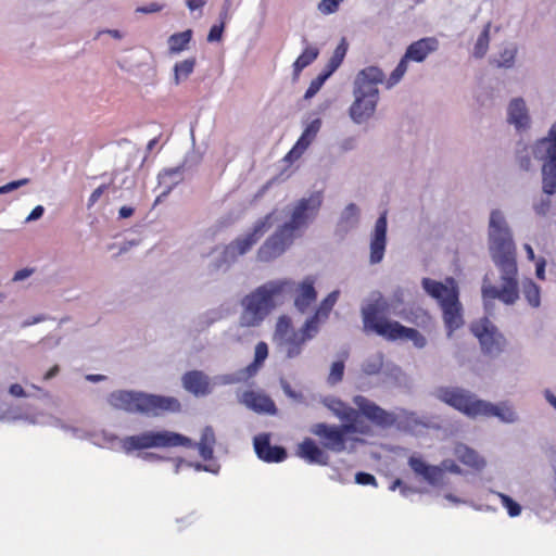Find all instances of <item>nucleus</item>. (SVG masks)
Wrapping results in <instances>:
<instances>
[{
	"label": "nucleus",
	"mask_w": 556,
	"mask_h": 556,
	"mask_svg": "<svg viewBox=\"0 0 556 556\" xmlns=\"http://www.w3.org/2000/svg\"><path fill=\"white\" fill-rule=\"evenodd\" d=\"M298 456L308 464L327 465L329 460L328 454L309 438L299 444Z\"/></svg>",
	"instance_id": "nucleus-26"
},
{
	"label": "nucleus",
	"mask_w": 556,
	"mask_h": 556,
	"mask_svg": "<svg viewBox=\"0 0 556 556\" xmlns=\"http://www.w3.org/2000/svg\"><path fill=\"white\" fill-rule=\"evenodd\" d=\"M226 23L219 21V24H215L211 27L210 33L207 35L208 42H217L222 39L224 27Z\"/></svg>",
	"instance_id": "nucleus-51"
},
{
	"label": "nucleus",
	"mask_w": 556,
	"mask_h": 556,
	"mask_svg": "<svg viewBox=\"0 0 556 556\" xmlns=\"http://www.w3.org/2000/svg\"><path fill=\"white\" fill-rule=\"evenodd\" d=\"M367 330H371L387 340L394 341L404 338L407 327L401 325L399 321L388 320L381 317L380 321L372 324Z\"/></svg>",
	"instance_id": "nucleus-29"
},
{
	"label": "nucleus",
	"mask_w": 556,
	"mask_h": 556,
	"mask_svg": "<svg viewBox=\"0 0 556 556\" xmlns=\"http://www.w3.org/2000/svg\"><path fill=\"white\" fill-rule=\"evenodd\" d=\"M311 432L320 439L325 448L341 453L348 450L346 442L350 440L348 435L355 433L356 428L352 424L334 426L319 422L311 428Z\"/></svg>",
	"instance_id": "nucleus-10"
},
{
	"label": "nucleus",
	"mask_w": 556,
	"mask_h": 556,
	"mask_svg": "<svg viewBox=\"0 0 556 556\" xmlns=\"http://www.w3.org/2000/svg\"><path fill=\"white\" fill-rule=\"evenodd\" d=\"M355 482L362 485H374L377 486L376 478L367 472H357L355 475Z\"/></svg>",
	"instance_id": "nucleus-58"
},
{
	"label": "nucleus",
	"mask_w": 556,
	"mask_h": 556,
	"mask_svg": "<svg viewBox=\"0 0 556 556\" xmlns=\"http://www.w3.org/2000/svg\"><path fill=\"white\" fill-rule=\"evenodd\" d=\"M316 298L317 292L314 288V279L307 277L300 283L298 288V294L294 299V306L300 313L304 314L316 301Z\"/></svg>",
	"instance_id": "nucleus-28"
},
{
	"label": "nucleus",
	"mask_w": 556,
	"mask_h": 556,
	"mask_svg": "<svg viewBox=\"0 0 556 556\" xmlns=\"http://www.w3.org/2000/svg\"><path fill=\"white\" fill-rule=\"evenodd\" d=\"M403 339L410 340L418 349H422L427 344L425 336H422L418 330L414 328H407Z\"/></svg>",
	"instance_id": "nucleus-48"
},
{
	"label": "nucleus",
	"mask_w": 556,
	"mask_h": 556,
	"mask_svg": "<svg viewBox=\"0 0 556 556\" xmlns=\"http://www.w3.org/2000/svg\"><path fill=\"white\" fill-rule=\"evenodd\" d=\"M352 401L363 416L379 428L395 427L400 431L415 433L427 427V424L414 412L402 408L389 412L364 395H355Z\"/></svg>",
	"instance_id": "nucleus-5"
},
{
	"label": "nucleus",
	"mask_w": 556,
	"mask_h": 556,
	"mask_svg": "<svg viewBox=\"0 0 556 556\" xmlns=\"http://www.w3.org/2000/svg\"><path fill=\"white\" fill-rule=\"evenodd\" d=\"M545 266L546 261L544 257H540L535 261V275L541 280L545 279Z\"/></svg>",
	"instance_id": "nucleus-61"
},
{
	"label": "nucleus",
	"mask_w": 556,
	"mask_h": 556,
	"mask_svg": "<svg viewBox=\"0 0 556 556\" xmlns=\"http://www.w3.org/2000/svg\"><path fill=\"white\" fill-rule=\"evenodd\" d=\"M323 125V121L319 117H316L305 124L302 135L293 146V148L286 155L287 161H295L301 157V155L308 149V147L316 139L318 132L320 131Z\"/></svg>",
	"instance_id": "nucleus-21"
},
{
	"label": "nucleus",
	"mask_w": 556,
	"mask_h": 556,
	"mask_svg": "<svg viewBox=\"0 0 556 556\" xmlns=\"http://www.w3.org/2000/svg\"><path fill=\"white\" fill-rule=\"evenodd\" d=\"M108 401L114 408L147 417L161 416L174 405V399L169 396L124 390L112 392Z\"/></svg>",
	"instance_id": "nucleus-6"
},
{
	"label": "nucleus",
	"mask_w": 556,
	"mask_h": 556,
	"mask_svg": "<svg viewBox=\"0 0 556 556\" xmlns=\"http://www.w3.org/2000/svg\"><path fill=\"white\" fill-rule=\"evenodd\" d=\"M108 189L109 185H101L96 188L88 199V207H92Z\"/></svg>",
	"instance_id": "nucleus-60"
},
{
	"label": "nucleus",
	"mask_w": 556,
	"mask_h": 556,
	"mask_svg": "<svg viewBox=\"0 0 556 556\" xmlns=\"http://www.w3.org/2000/svg\"><path fill=\"white\" fill-rule=\"evenodd\" d=\"M174 175V169H165L163 173L159 174V184H165L164 189L157 194L154 206L160 204L164 198H166L172 191V184H166V179L170 178Z\"/></svg>",
	"instance_id": "nucleus-44"
},
{
	"label": "nucleus",
	"mask_w": 556,
	"mask_h": 556,
	"mask_svg": "<svg viewBox=\"0 0 556 556\" xmlns=\"http://www.w3.org/2000/svg\"><path fill=\"white\" fill-rule=\"evenodd\" d=\"M534 157L542 162V191L546 195L556 193V151L533 146Z\"/></svg>",
	"instance_id": "nucleus-14"
},
{
	"label": "nucleus",
	"mask_w": 556,
	"mask_h": 556,
	"mask_svg": "<svg viewBox=\"0 0 556 556\" xmlns=\"http://www.w3.org/2000/svg\"><path fill=\"white\" fill-rule=\"evenodd\" d=\"M319 55V50L313 46H306L304 51L298 56L293 63V75L299 77L300 73L312 64Z\"/></svg>",
	"instance_id": "nucleus-34"
},
{
	"label": "nucleus",
	"mask_w": 556,
	"mask_h": 556,
	"mask_svg": "<svg viewBox=\"0 0 556 556\" xmlns=\"http://www.w3.org/2000/svg\"><path fill=\"white\" fill-rule=\"evenodd\" d=\"M535 147L548 149L549 151H556V122L551 126L547 135L541 139H539L535 143Z\"/></svg>",
	"instance_id": "nucleus-45"
},
{
	"label": "nucleus",
	"mask_w": 556,
	"mask_h": 556,
	"mask_svg": "<svg viewBox=\"0 0 556 556\" xmlns=\"http://www.w3.org/2000/svg\"><path fill=\"white\" fill-rule=\"evenodd\" d=\"M491 492L500 497L502 505L507 509V514L509 515V517H517L521 514V506L517 502H515L510 496L496 491Z\"/></svg>",
	"instance_id": "nucleus-41"
},
{
	"label": "nucleus",
	"mask_w": 556,
	"mask_h": 556,
	"mask_svg": "<svg viewBox=\"0 0 556 556\" xmlns=\"http://www.w3.org/2000/svg\"><path fill=\"white\" fill-rule=\"evenodd\" d=\"M488 248L492 262L501 273V287L492 283L489 274L482 279L481 295L485 308L493 300L514 305L519 299L516 244L511 229L501 210H492L488 225Z\"/></svg>",
	"instance_id": "nucleus-2"
},
{
	"label": "nucleus",
	"mask_w": 556,
	"mask_h": 556,
	"mask_svg": "<svg viewBox=\"0 0 556 556\" xmlns=\"http://www.w3.org/2000/svg\"><path fill=\"white\" fill-rule=\"evenodd\" d=\"M471 331L478 338L483 354L497 357L507 345V340L497 327L488 318L471 325Z\"/></svg>",
	"instance_id": "nucleus-9"
},
{
	"label": "nucleus",
	"mask_w": 556,
	"mask_h": 556,
	"mask_svg": "<svg viewBox=\"0 0 556 556\" xmlns=\"http://www.w3.org/2000/svg\"><path fill=\"white\" fill-rule=\"evenodd\" d=\"M361 313L365 329L380 321L379 315H392L390 304L380 291H374L369 294L362 305Z\"/></svg>",
	"instance_id": "nucleus-17"
},
{
	"label": "nucleus",
	"mask_w": 556,
	"mask_h": 556,
	"mask_svg": "<svg viewBox=\"0 0 556 556\" xmlns=\"http://www.w3.org/2000/svg\"><path fill=\"white\" fill-rule=\"evenodd\" d=\"M254 451L260 459L266 463H280L286 459L287 452L281 446L270 445V434L260 433L253 439Z\"/></svg>",
	"instance_id": "nucleus-22"
},
{
	"label": "nucleus",
	"mask_w": 556,
	"mask_h": 556,
	"mask_svg": "<svg viewBox=\"0 0 556 556\" xmlns=\"http://www.w3.org/2000/svg\"><path fill=\"white\" fill-rule=\"evenodd\" d=\"M348 51V45L344 39L337 46L332 56L329 60V64H331L332 70H338V67L343 62V59Z\"/></svg>",
	"instance_id": "nucleus-46"
},
{
	"label": "nucleus",
	"mask_w": 556,
	"mask_h": 556,
	"mask_svg": "<svg viewBox=\"0 0 556 556\" xmlns=\"http://www.w3.org/2000/svg\"><path fill=\"white\" fill-rule=\"evenodd\" d=\"M518 48L515 43L504 47L498 55L492 60V63L498 68L509 70L515 66Z\"/></svg>",
	"instance_id": "nucleus-33"
},
{
	"label": "nucleus",
	"mask_w": 556,
	"mask_h": 556,
	"mask_svg": "<svg viewBox=\"0 0 556 556\" xmlns=\"http://www.w3.org/2000/svg\"><path fill=\"white\" fill-rule=\"evenodd\" d=\"M408 465L412 470L422 477L429 484L437 486L441 483L444 472L460 475L462 468L452 459H444L439 466L428 465L421 457L410 456Z\"/></svg>",
	"instance_id": "nucleus-11"
},
{
	"label": "nucleus",
	"mask_w": 556,
	"mask_h": 556,
	"mask_svg": "<svg viewBox=\"0 0 556 556\" xmlns=\"http://www.w3.org/2000/svg\"><path fill=\"white\" fill-rule=\"evenodd\" d=\"M280 384H281V389L283 390L285 394H286L288 397H290V399H292V400H294V401H296V402H302V401H303V399H304L303 394H302L301 392H296V391H294V390L291 388V386H290V383H289L288 381H286V380H283V379H282V380L280 381Z\"/></svg>",
	"instance_id": "nucleus-55"
},
{
	"label": "nucleus",
	"mask_w": 556,
	"mask_h": 556,
	"mask_svg": "<svg viewBox=\"0 0 556 556\" xmlns=\"http://www.w3.org/2000/svg\"><path fill=\"white\" fill-rule=\"evenodd\" d=\"M184 388L195 396H205L212 392L210 377L200 370H192L182 377Z\"/></svg>",
	"instance_id": "nucleus-24"
},
{
	"label": "nucleus",
	"mask_w": 556,
	"mask_h": 556,
	"mask_svg": "<svg viewBox=\"0 0 556 556\" xmlns=\"http://www.w3.org/2000/svg\"><path fill=\"white\" fill-rule=\"evenodd\" d=\"M216 444L215 432L211 426H206L201 433L200 440L198 443H193L189 438L176 433V446H188L195 447L199 452V455L204 460H210L207 465H202L197 463L194 468L197 471H207L211 473H218L219 465L216 462H213L214 446Z\"/></svg>",
	"instance_id": "nucleus-8"
},
{
	"label": "nucleus",
	"mask_w": 556,
	"mask_h": 556,
	"mask_svg": "<svg viewBox=\"0 0 556 556\" xmlns=\"http://www.w3.org/2000/svg\"><path fill=\"white\" fill-rule=\"evenodd\" d=\"M294 332L295 330L292 327L291 318L283 315L277 320L274 339L276 343H278L280 340Z\"/></svg>",
	"instance_id": "nucleus-39"
},
{
	"label": "nucleus",
	"mask_w": 556,
	"mask_h": 556,
	"mask_svg": "<svg viewBox=\"0 0 556 556\" xmlns=\"http://www.w3.org/2000/svg\"><path fill=\"white\" fill-rule=\"evenodd\" d=\"M312 324L313 321H305L299 331L291 333L277 343L287 358L298 357L302 353L305 343L318 333V328L312 326Z\"/></svg>",
	"instance_id": "nucleus-15"
},
{
	"label": "nucleus",
	"mask_w": 556,
	"mask_h": 556,
	"mask_svg": "<svg viewBox=\"0 0 556 556\" xmlns=\"http://www.w3.org/2000/svg\"><path fill=\"white\" fill-rule=\"evenodd\" d=\"M292 285L290 279L270 280L245 295L241 301L240 325L244 327L260 326L274 309L276 298L290 289Z\"/></svg>",
	"instance_id": "nucleus-4"
},
{
	"label": "nucleus",
	"mask_w": 556,
	"mask_h": 556,
	"mask_svg": "<svg viewBox=\"0 0 556 556\" xmlns=\"http://www.w3.org/2000/svg\"><path fill=\"white\" fill-rule=\"evenodd\" d=\"M240 403L257 414L276 415L274 401L263 392L245 391L239 397Z\"/></svg>",
	"instance_id": "nucleus-23"
},
{
	"label": "nucleus",
	"mask_w": 556,
	"mask_h": 556,
	"mask_svg": "<svg viewBox=\"0 0 556 556\" xmlns=\"http://www.w3.org/2000/svg\"><path fill=\"white\" fill-rule=\"evenodd\" d=\"M506 121L517 132H525L531 127V115L526 100L522 97H514L506 108Z\"/></svg>",
	"instance_id": "nucleus-19"
},
{
	"label": "nucleus",
	"mask_w": 556,
	"mask_h": 556,
	"mask_svg": "<svg viewBox=\"0 0 556 556\" xmlns=\"http://www.w3.org/2000/svg\"><path fill=\"white\" fill-rule=\"evenodd\" d=\"M421 286L425 292L438 302L440 308L459 299L458 285L452 277H447L444 282L422 278Z\"/></svg>",
	"instance_id": "nucleus-13"
},
{
	"label": "nucleus",
	"mask_w": 556,
	"mask_h": 556,
	"mask_svg": "<svg viewBox=\"0 0 556 556\" xmlns=\"http://www.w3.org/2000/svg\"><path fill=\"white\" fill-rule=\"evenodd\" d=\"M192 31L190 29L176 34V52L185 49L186 45L191 40Z\"/></svg>",
	"instance_id": "nucleus-59"
},
{
	"label": "nucleus",
	"mask_w": 556,
	"mask_h": 556,
	"mask_svg": "<svg viewBox=\"0 0 556 556\" xmlns=\"http://www.w3.org/2000/svg\"><path fill=\"white\" fill-rule=\"evenodd\" d=\"M387 212H383L375 223L374 230L370 235V253L369 263L371 265L382 262L387 247Z\"/></svg>",
	"instance_id": "nucleus-20"
},
{
	"label": "nucleus",
	"mask_w": 556,
	"mask_h": 556,
	"mask_svg": "<svg viewBox=\"0 0 556 556\" xmlns=\"http://www.w3.org/2000/svg\"><path fill=\"white\" fill-rule=\"evenodd\" d=\"M384 80V73L377 66L359 71L353 81L354 100L349 108V116L354 124L362 125L371 119L379 102L378 85Z\"/></svg>",
	"instance_id": "nucleus-3"
},
{
	"label": "nucleus",
	"mask_w": 556,
	"mask_h": 556,
	"mask_svg": "<svg viewBox=\"0 0 556 556\" xmlns=\"http://www.w3.org/2000/svg\"><path fill=\"white\" fill-rule=\"evenodd\" d=\"M236 9L237 4L235 3V0H224L218 16L219 21H222L223 23H228L231 20Z\"/></svg>",
	"instance_id": "nucleus-47"
},
{
	"label": "nucleus",
	"mask_w": 556,
	"mask_h": 556,
	"mask_svg": "<svg viewBox=\"0 0 556 556\" xmlns=\"http://www.w3.org/2000/svg\"><path fill=\"white\" fill-rule=\"evenodd\" d=\"M324 84H325V81L319 76H317L315 79H313L311 81L307 90L305 91L304 99L308 100V99L313 98L320 90V88L323 87Z\"/></svg>",
	"instance_id": "nucleus-53"
},
{
	"label": "nucleus",
	"mask_w": 556,
	"mask_h": 556,
	"mask_svg": "<svg viewBox=\"0 0 556 556\" xmlns=\"http://www.w3.org/2000/svg\"><path fill=\"white\" fill-rule=\"evenodd\" d=\"M242 381V376H240L239 371L233 374H226L222 376L215 377V384H233Z\"/></svg>",
	"instance_id": "nucleus-50"
},
{
	"label": "nucleus",
	"mask_w": 556,
	"mask_h": 556,
	"mask_svg": "<svg viewBox=\"0 0 556 556\" xmlns=\"http://www.w3.org/2000/svg\"><path fill=\"white\" fill-rule=\"evenodd\" d=\"M337 146L341 153L353 151L357 147V138L355 136L342 138L338 141Z\"/></svg>",
	"instance_id": "nucleus-49"
},
{
	"label": "nucleus",
	"mask_w": 556,
	"mask_h": 556,
	"mask_svg": "<svg viewBox=\"0 0 556 556\" xmlns=\"http://www.w3.org/2000/svg\"><path fill=\"white\" fill-rule=\"evenodd\" d=\"M29 182V179L28 178H22V179H18V180H14V181H10L3 186H0V194H5V193H9L22 186H25Z\"/></svg>",
	"instance_id": "nucleus-56"
},
{
	"label": "nucleus",
	"mask_w": 556,
	"mask_h": 556,
	"mask_svg": "<svg viewBox=\"0 0 556 556\" xmlns=\"http://www.w3.org/2000/svg\"><path fill=\"white\" fill-rule=\"evenodd\" d=\"M491 26H492L491 22H488L484 25L480 35L478 36V38L475 42L473 49H472L473 58L482 59L486 54V52L489 50V46H490Z\"/></svg>",
	"instance_id": "nucleus-35"
},
{
	"label": "nucleus",
	"mask_w": 556,
	"mask_h": 556,
	"mask_svg": "<svg viewBox=\"0 0 556 556\" xmlns=\"http://www.w3.org/2000/svg\"><path fill=\"white\" fill-rule=\"evenodd\" d=\"M522 295L526 299L527 303L533 307L538 308L541 305V289L540 287L532 280H526L522 282Z\"/></svg>",
	"instance_id": "nucleus-36"
},
{
	"label": "nucleus",
	"mask_w": 556,
	"mask_h": 556,
	"mask_svg": "<svg viewBox=\"0 0 556 556\" xmlns=\"http://www.w3.org/2000/svg\"><path fill=\"white\" fill-rule=\"evenodd\" d=\"M261 367H262V364L256 363V361H253L245 368L240 369L239 374H240V376H242V381H244V380L253 377L254 375H256V372L260 370Z\"/></svg>",
	"instance_id": "nucleus-57"
},
{
	"label": "nucleus",
	"mask_w": 556,
	"mask_h": 556,
	"mask_svg": "<svg viewBox=\"0 0 556 556\" xmlns=\"http://www.w3.org/2000/svg\"><path fill=\"white\" fill-rule=\"evenodd\" d=\"M518 165L522 170L529 172L532 169V160L528 153L518 156Z\"/></svg>",
	"instance_id": "nucleus-62"
},
{
	"label": "nucleus",
	"mask_w": 556,
	"mask_h": 556,
	"mask_svg": "<svg viewBox=\"0 0 556 556\" xmlns=\"http://www.w3.org/2000/svg\"><path fill=\"white\" fill-rule=\"evenodd\" d=\"M437 49L438 40L435 38H422L408 46L405 54L403 55V59L406 60V62H422L431 52L435 51Z\"/></svg>",
	"instance_id": "nucleus-25"
},
{
	"label": "nucleus",
	"mask_w": 556,
	"mask_h": 556,
	"mask_svg": "<svg viewBox=\"0 0 556 556\" xmlns=\"http://www.w3.org/2000/svg\"><path fill=\"white\" fill-rule=\"evenodd\" d=\"M552 206V201L548 198H542L533 204L534 212L540 216H545Z\"/></svg>",
	"instance_id": "nucleus-52"
},
{
	"label": "nucleus",
	"mask_w": 556,
	"mask_h": 556,
	"mask_svg": "<svg viewBox=\"0 0 556 556\" xmlns=\"http://www.w3.org/2000/svg\"><path fill=\"white\" fill-rule=\"evenodd\" d=\"M321 403L338 418L342 421V425L352 424L356 428L355 433L365 434L367 433V426L358 422L359 415L363 416L359 408L351 407L342 400L334 396H326L321 400Z\"/></svg>",
	"instance_id": "nucleus-16"
},
{
	"label": "nucleus",
	"mask_w": 556,
	"mask_h": 556,
	"mask_svg": "<svg viewBox=\"0 0 556 556\" xmlns=\"http://www.w3.org/2000/svg\"><path fill=\"white\" fill-rule=\"evenodd\" d=\"M339 295V290L330 292L327 298L321 301L315 314L311 316L306 321H313L312 326H315L319 329V325L326 321V319L329 317V314L337 303Z\"/></svg>",
	"instance_id": "nucleus-31"
},
{
	"label": "nucleus",
	"mask_w": 556,
	"mask_h": 556,
	"mask_svg": "<svg viewBox=\"0 0 556 556\" xmlns=\"http://www.w3.org/2000/svg\"><path fill=\"white\" fill-rule=\"evenodd\" d=\"M383 367V354L377 352L369 355L362 364V371L366 376L378 375Z\"/></svg>",
	"instance_id": "nucleus-37"
},
{
	"label": "nucleus",
	"mask_w": 556,
	"mask_h": 556,
	"mask_svg": "<svg viewBox=\"0 0 556 556\" xmlns=\"http://www.w3.org/2000/svg\"><path fill=\"white\" fill-rule=\"evenodd\" d=\"M349 357V352L342 353V359L333 362L330 367V372L327 378V382L330 386H336L342 381L344 375V361Z\"/></svg>",
	"instance_id": "nucleus-38"
},
{
	"label": "nucleus",
	"mask_w": 556,
	"mask_h": 556,
	"mask_svg": "<svg viewBox=\"0 0 556 556\" xmlns=\"http://www.w3.org/2000/svg\"><path fill=\"white\" fill-rule=\"evenodd\" d=\"M407 63L408 62H406V60H404L403 58L401 59V61L399 62V64L393 70V72L391 73L390 77L387 80L386 85L388 89H391L392 87L400 83V80L403 78L407 71Z\"/></svg>",
	"instance_id": "nucleus-42"
},
{
	"label": "nucleus",
	"mask_w": 556,
	"mask_h": 556,
	"mask_svg": "<svg viewBox=\"0 0 556 556\" xmlns=\"http://www.w3.org/2000/svg\"><path fill=\"white\" fill-rule=\"evenodd\" d=\"M433 395L469 418L479 417L481 399L468 390L457 387H439L434 389Z\"/></svg>",
	"instance_id": "nucleus-7"
},
{
	"label": "nucleus",
	"mask_w": 556,
	"mask_h": 556,
	"mask_svg": "<svg viewBox=\"0 0 556 556\" xmlns=\"http://www.w3.org/2000/svg\"><path fill=\"white\" fill-rule=\"evenodd\" d=\"M45 213V207L42 205H37L33 208L30 214L26 217V222H33L39 219Z\"/></svg>",
	"instance_id": "nucleus-64"
},
{
	"label": "nucleus",
	"mask_w": 556,
	"mask_h": 556,
	"mask_svg": "<svg viewBox=\"0 0 556 556\" xmlns=\"http://www.w3.org/2000/svg\"><path fill=\"white\" fill-rule=\"evenodd\" d=\"M479 417H496L501 422L513 425L520 421V416L514 404L509 401H501L498 403H492L485 400H481Z\"/></svg>",
	"instance_id": "nucleus-18"
},
{
	"label": "nucleus",
	"mask_w": 556,
	"mask_h": 556,
	"mask_svg": "<svg viewBox=\"0 0 556 556\" xmlns=\"http://www.w3.org/2000/svg\"><path fill=\"white\" fill-rule=\"evenodd\" d=\"M444 326L447 329V337L464 325L463 306L458 300L441 307Z\"/></svg>",
	"instance_id": "nucleus-27"
},
{
	"label": "nucleus",
	"mask_w": 556,
	"mask_h": 556,
	"mask_svg": "<svg viewBox=\"0 0 556 556\" xmlns=\"http://www.w3.org/2000/svg\"><path fill=\"white\" fill-rule=\"evenodd\" d=\"M404 299H405V291L403 288L397 287L392 291V294L388 299V302L391 307L392 315H401L404 313Z\"/></svg>",
	"instance_id": "nucleus-40"
},
{
	"label": "nucleus",
	"mask_w": 556,
	"mask_h": 556,
	"mask_svg": "<svg viewBox=\"0 0 556 556\" xmlns=\"http://www.w3.org/2000/svg\"><path fill=\"white\" fill-rule=\"evenodd\" d=\"M323 193L314 191L307 197H303L294 203L286 206L281 212H273L258 219L252 229L236 238L227 244L216 263L217 269L228 267L235 263L239 256L248 253L254 244L273 227L275 222L281 219V214L286 220L278 226L276 231L266 239L257 251V260L261 262H270L280 256L293 241L301 237L308 226L315 220L323 204Z\"/></svg>",
	"instance_id": "nucleus-1"
},
{
	"label": "nucleus",
	"mask_w": 556,
	"mask_h": 556,
	"mask_svg": "<svg viewBox=\"0 0 556 556\" xmlns=\"http://www.w3.org/2000/svg\"><path fill=\"white\" fill-rule=\"evenodd\" d=\"M454 455L462 464L475 470L480 471L486 466V460L477 451L466 444H456Z\"/></svg>",
	"instance_id": "nucleus-30"
},
{
	"label": "nucleus",
	"mask_w": 556,
	"mask_h": 556,
	"mask_svg": "<svg viewBox=\"0 0 556 556\" xmlns=\"http://www.w3.org/2000/svg\"><path fill=\"white\" fill-rule=\"evenodd\" d=\"M359 222V208L356 204L350 203L342 211L338 227L340 230L348 232L355 228Z\"/></svg>",
	"instance_id": "nucleus-32"
},
{
	"label": "nucleus",
	"mask_w": 556,
	"mask_h": 556,
	"mask_svg": "<svg viewBox=\"0 0 556 556\" xmlns=\"http://www.w3.org/2000/svg\"><path fill=\"white\" fill-rule=\"evenodd\" d=\"M9 393L14 397H25L27 396L24 388L18 383H13L9 388Z\"/></svg>",
	"instance_id": "nucleus-63"
},
{
	"label": "nucleus",
	"mask_w": 556,
	"mask_h": 556,
	"mask_svg": "<svg viewBox=\"0 0 556 556\" xmlns=\"http://www.w3.org/2000/svg\"><path fill=\"white\" fill-rule=\"evenodd\" d=\"M172 445H174V432L170 431H146L137 435L126 437L122 440V447L127 453Z\"/></svg>",
	"instance_id": "nucleus-12"
},
{
	"label": "nucleus",
	"mask_w": 556,
	"mask_h": 556,
	"mask_svg": "<svg viewBox=\"0 0 556 556\" xmlns=\"http://www.w3.org/2000/svg\"><path fill=\"white\" fill-rule=\"evenodd\" d=\"M268 356V346L265 342H258L255 346L254 361L263 365L264 361Z\"/></svg>",
	"instance_id": "nucleus-54"
},
{
	"label": "nucleus",
	"mask_w": 556,
	"mask_h": 556,
	"mask_svg": "<svg viewBox=\"0 0 556 556\" xmlns=\"http://www.w3.org/2000/svg\"><path fill=\"white\" fill-rule=\"evenodd\" d=\"M195 65V58H189L179 64H176V84L180 79H186L193 72Z\"/></svg>",
	"instance_id": "nucleus-43"
}]
</instances>
